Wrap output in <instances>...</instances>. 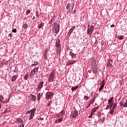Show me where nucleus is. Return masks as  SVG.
I'll return each mask as SVG.
<instances>
[{
    "label": "nucleus",
    "instance_id": "obj_55",
    "mask_svg": "<svg viewBox=\"0 0 127 127\" xmlns=\"http://www.w3.org/2000/svg\"><path fill=\"white\" fill-rule=\"evenodd\" d=\"M1 109V105L0 104V109Z\"/></svg>",
    "mask_w": 127,
    "mask_h": 127
},
{
    "label": "nucleus",
    "instance_id": "obj_43",
    "mask_svg": "<svg viewBox=\"0 0 127 127\" xmlns=\"http://www.w3.org/2000/svg\"><path fill=\"white\" fill-rule=\"evenodd\" d=\"M44 58L45 59H47V55H46V54H45L44 56Z\"/></svg>",
    "mask_w": 127,
    "mask_h": 127
},
{
    "label": "nucleus",
    "instance_id": "obj_17",
    "mask_svg": "<svg viewBox=\"0 0 127 127\" xmlns=\"http://www.w3.org/2000/svg\"><path fill=\"white\" fill-rule=\"evenodd\" d=\"M43 86V81H41L40 82V84L38 86V90H40L41 88Z\"/></svg>",
    "mask_w": 127,
    "mask_h": 127
},
{
    "label": "nucleus",
    "instance_id": "obj_53",
    "mask_svg": "<svg viewBox=\"0 0 127 127\" xmlns=\"http://www.w3.org/2000/svg\"><path fill=\"white\" fill-rule=\"evenodd\" d=\"M32 119H33V118H30H30H29V121H30Z\"/></svg>",
    "mask_w": 127,
    "mask_h": 127
},
{
    "label": "nucleus",
    "instance_id": "obj_61",
    "mask_svg": "<svg viewBox=\"0 0 127 127\" xmlns=\"http://www.w3.org/2000/svg\"><path fill=\"white\" fill-rule=\"evenodd\" d=\"M93 63H94V61H92Z\"/></svg>",
    "mask_w": 127,
    "mask_h": 127
},
{
    "label": "nucleus",
    "instance_id": "obj_28",
    "mask_svg": "<svg viewBox=\"0 0 127 127\" xmlns=\"http://www.w3.org/2000/svg\"><path fill=\"white\" fill-rule=\"evenodd\" d=\"M28 27V25H27V24L25 23L24 25H23V28L25 29V28H27V27Z\"/></svg>",
    "mask_w": 127,
    "mask_h": 127
},
{
    "label": "nucleus",
    "instance_id": "obj_48",
    "mask_svg": "<svg viewBox=\"0 0 127 127\" xmlns=\"http://www.w3.org/2000/svg\"><path fill=\"white\" fill-rule=\"evenodd\" d=\"M27 114H31V110L29 111L27 113Z\"/></svg>",
    "mask_w": 127,
    "mask_h": 127
},
{
    "label": "nucleus",
    "instance_id": "obj_15",
    "mask_svg": "<svg viewBox=\"0 0 127 127\" xmlns=\"http://www.w3.org/2000/svg\"><path fill=\"white\" fill-rule=\"evenodd\" d=\"M69 55L70 56H71V59H75V58L76 57V55L72 52H69Z\"/></svg>",
    "mask_w": 127,
    "mask_h": 127
},
{
    "label": "nucleus",
    "instance_id": "obj_60",
    "mask_svg": "<svg viewBox=\"0 0 127 127\" xmlns=\"http://www.w3.org/2000/svg\"><path fill=\"white\" fill-rule=\"evenodd\" d=\"M56 122L57 123V120L56 121Z\"/></svg>",
    "mask_w": 127,
    "mask_h": 127
},
{
    "label": "nucleus",
    "instance_id": "obj_41",
    "mask_svg": "<svg viewBox=\"0 0 127 127\" xmlns=\"http://www.w3.org/2000/svg\"><path fill=\"white\" fill-rule=\"evenodd\" d=\"M124 107V108H126L127 107V100L126 101V103L125 104Z\"/></svg>",
    "mask_w": 127,
    "mask_h": 127
},
{
    "label": "nucleus",
    "instance_id": "obj_18",
    "mask_svg": "<svg viewBox=\"0 0 127 127\" xmlns=\"http://www.w3.org/2000/svg\"><path fill=\"white\" fill-rule=\"evenodd\" d=\"M113 100H114V97H111L110 99V100L108 101V104H112V105H114V101H113Z\"/></svg>",
    "mask_w": 127,
    "mask_h": 127
},
{
    "label": "nucleus",
    "instance_id": "obj_23",
    "mask_svg": "<svg viewBox=\"0 0 127 127\" xmlns=\"http://www.w3.org/2000/svg\"><path fill=\"white\" fill-rule=\"evenodd\" d=\"M114 105V104H109L106 108V110H108L109 109H112V107H113V106Z\"/></svg>",
    "mask_w": 127,
    "mask_h": 127
},
{
    "label": "nucleus",
    "instance_id": "obj_44",
    "mask_svg": "<svg viewBox=\"0 0 127 127\" xmlns=\"http://www.w3.org/2000/svg\"><path fill=\"white\" fill-rule=\"evenodd\" d=\"M57 118H61V116H60V114H58L57 115Z\"/></svg>",
    "mask_w": 127,
    "mask_h": 127
},
{
    "label": "nucleus",
    "instance_id": "obj_49",
    "mask_svg": "<svg viewBox=\"0 0 127 127\" xmlns=\"http://www.w3.org/2000/svg\"><path fill=\"white\" fill-rule=\"evenodd\" d=\"M67 35H71V32H67Z\"/></svg>",
    "mask_w": 127,
    "mask_h": 127
},
{
    "label": "nucleus",
    "instance_id": "obj_22",
    "mask_svg": "<svg viewBox=\"0 0 127 127\" xmlns=\"http://www.w3.org/2000/svg\"><path fill=\"white\" fill-rule=\"evenodd\" d=\"M78 88H79L78 86H76L74 87H72L71 88V91H72V92H74V91H76V90H77V89H78Z\"/></svg>",
    "mask_w": 127,
    "mask_h": 127
},
{
    "label": "nucleus",
    "instance_id": "obj_47",
    "mask_svg": "<svg viewBox=\"0 0 127 127\" xmlns=\"http://www.w3.org/2000/svg\"><path fill=\"white\" fill-rule=\"evenodd\" d=\"M111 27H115V24H113L111 25Z\"/></svg>",
    "mask_w": 127,
    "mask_h": 127
},
{
    "label": "nucleus",
    "instance_id": "obj_36",
    "mask_svg": "<svg viewBox=\"0 0 127 127\" xmlns=\"http://www.w3.org/2000/svg\"><path fill=\"white\" fill-rule=\"evenodd\" d=\"M3 100V96L0 95V101H2Z\"/></svg>",
    "mask_w": 127,
    "mask_h": 127
},
{
    "label": "nucleus",
    "instance_id": "obj_16",
    "mask_svg": "<svg viewBox=\"0 0 127 127\" xmlns=\"http://www.w3.org/2000/svg\"><path fill=\"white\" fill-rule=\"evenodd\" d=\"M59 114L61 118H64V115H65V110H63Z\"/></svg>",
    "mask_w": 127,
    "mask_h": 127
},
{
    "label": "nucleus",
    "instance_id": "obj_27",
    "mask_svg": "<svg viewBox=\"0 0 127 127\" xmlns=\"http://www.w3.org/2000/svg\"><path fill=\"white\" fill-rule=\"evenodd\" d=\"M36 111V109L35 108L31 110V114H35V111Z\"/></svg>",
    "mask_w": 127,
    "mask_h": 127
},
{
    "label": "nucleus",
    "instance_id": "obj_62",
    "mask_svg": "<svg viewBox=\"0 0 127 127\" xmlns=\"http://www.w3.org/2000/svg\"><path fill=\"white\" fill-rule=\"evenodd\" d=\"M93 62H95V61H93Z\"/></svg>",
    "mask_w": 127,
    "mask_h": 127
},
{
    "label": "nucleus",
    "instance_id": "obj_7",
    "mask_svg": "<svg viewBox=\"0 0 127 127\" xmlns=\"http://www.w3.org/2000/svg\"><path fill=\"white\" fill-rule=\"evenodd\" d=\"M94 65H94H92L91 66V69L93 73H97V72H98V68L97 67V65H96L95 64Z\"/></svg>",
    "mask_w": 127,
    "mask_h": 127
},
{
    "label": "nucleus",
    "instance_id": "obj_31",
    "mask_svg": "<svg viewBox=\"0 0 127 127\" xmlns=\"http://www.w3.org/2000/svg\"><path fill=\"white\" fill-rule=\"evenodd\" d=\"M41 98V95L40 94V93H39L38 95H37V100H38L39 101V100H40Z\"/></svg>",
    "mask_w": 127,
    "mask_h": 127
},
{
    "label": "nucleus",
    "instance_id": "obj_5",
    "mask_svg": "<svg viewBox=\"0 0 127 127\" xmlns=\"http://www.w3.org/2000/svg\"><path fill=\"white\" fill-rule=\"evenodd\" d=\"M53 24L54 29L55 32H59V28H60V26L56 23H54Z\"/></svg>",
    "mask_w": 127,
    "mask_h": 127
},
{
    "label": "nucleus",
    "instance_id": "obj_54",
    "mask_svg": "<svg viewBox=\"0 0 127 127\" xmlns=\"http://www.w3.org/2000/svg\"><path fill=\"white\" fill-rule=\"evenodd\" d=\"M33 19H35V16H33Z\"/></svg>",
    "mask_w": 127,
    "mask_h": 127
},
{
    "label": "nucleus",
    "instance_id": "obj_2",
    "mask_svg": "<svg viewBox=\"0 0 127 127\" xmlns=\"http://www.w3.org/2000/svg\"><path fill=\"white\" fill-rule=\"evenodd\" d=\"M56 46L57 47V50L58 52L60 53V52H61V48L60 47V40H58L57 41L56 43Z\"/></svg>",
    "mask_w": 127,
    "mask_h": 127
},
{
    "label": "nucleus",
    "instance_id": "obj_3",
    "mask_svg": "<svg viewBox=\"0 0 127 127\" xmlns=\"http://www.w3.org/2000/svg\"><path fill=\"white\" fill-rule=\"evenodd\" d=\"M66 8L69 10V12H72L73 11V8H74V4H73V3H68L66 5Z\"/></svg>",
    "mask_w": 127,
    "mask_h": 127
},
{
    "label": "nucleus",
    "instance_id": "obj_11",
    "mask_svg": "<svg viewBox=\"0 0 127 127\" xmlns=\"http://www.w3.org/2000/svg\"><path fill=\"white\" fill-rule=\"evenodd\" d=\"M104 87H105V80H103L101 82L100 87L99 89V91H102Z\"/></svg>",
    "mask_w": 127,
    "mask_h": 127
},
{
    "label": "nucleus",
    "instance_id": "obj_9",
    "mask_svg": "<svg viewBox=\"0 0 127 127\" xmlns=\"http://www.w3.org/2000/svg\"><path fill=\"white\" fill-rule=\"evenodd\" d=\"M125 35H126L125 34H124L123 33H120L118 35V38H119L120 40L125 39Z\"/></svg>",
    "mask_w": 127,
    "mask_h": 127
},
{
    "label": "nucleus",
    "instance_id": "obj_14",
    "mask_svg": "<svg viewBox=\"0 0 127 127\" xmlns=\"http://www.w3.org/2000/svg\"><path fill=\"white\" fill-rule=\"evenodd\" d=\"M23 122V120L20 118L16 119L15 123L16 124H21Z\"/></svg>",
    "mask_w": 127,
    "mask_h": 127
},
{
    "label": "nucleus",
    "instance_id": "obj_34",
    "mask_svg": "<svg viewBox=\"0 0 127 127\" xmlns=\"http://www.w3.org/2000/svg\"><path fill=\"white\" fill-rule=\"evenodd\" d=\"M63 121V117H61L58 119V122H62Z\"/></svg>",
    "mask_w": 127,
    "mask_h": 127
},
{
    "label": "nucleus",
    "instance_id": "obj_51",
    "mask_svg": "<svg viewBox=\"0 0 127 127\" xmlns=\"http://www.w3.org/2000/svg\"><path fill=\"white\" fill-rule=\"evenodd\" d=\"M8 36H10V37H11V34H9L8 35Z\"/></svg>",
    "mask_w": 127,
    "mask_h": 127
},
{
    "label": "nucleus",
    "instance_id": "obj_19",
    "mask_svg": "<svg viewBox=\"0 0 127 127\" xmlns=\"http://www.w3.org/2000/svg\"><path fill=\"white\" fill-rule=\"evenodd\" d=\"M99 109V107H97L95 108H94L92 111H91V115H93L94 114H95V112H97V110Z\"/></svg>",
    "mask_w": 127,
    "mask_h": 127
},
{
    "label": "nucleus",
    "instance_id": "obj_1",
    "mask_svg": "<svg viewBox=\"0 0 127 127\" xmlns=\"http://www.w3.org/2000/svg\"><path fill=\"white\" fill-rule=\"evenodd\" d=\"M55 78V71L53 70L50 74L48 81L49 82H54V78Z\"/></svg>",
    "mask_w": 127,
    "mask_h": 127
},
{
    "label": "nucleus",
    "instance_id": "obj_35",
    "mask_svg": "<svg viewBox=\"0 0 127 127\" xmlns=\"http://www.w3.org/2000/svg\"><path fill=\"white\" fill-rule=\"evenodd\" d=\"M113 109H116V108H117V103H115L114 104H113Z\"/></svg>",
    "mask_w": 127,
    "mask_h": 127
},
{
    "label": "nucleus",
    "instance_id": "obj_37",
    "mask_svg": "<svg viewBox=\"0 0 127 127\" xmlns=\"http://www.w3.org/2000/svg\"><path fill=\"white\" fill-rule=\"evenodd\" d=\"M89 98V97L84 96V99L86 100V101L87 100H88Z\"/></svg>",
    "mask_w": 127,
    "mask_h": 127
},
{
    "label": "nucleus",
    "instance_id": "obj_25",
    "mask_svg": "<svg viewBox=\"0 0 127 127\" xmlns=\"http://www.w3.org/2000/svg\"><path fill=\"white\" fill-rule=\"evenodd\" d=\"M54 20H55V19H54V18H52L50 20V21L49 22V23L50 24H52L53 22H54Z\"/></svg>",
    "mask_w": 127,
    "mask_h": 127
},
{
    "label": "nucleus",
    "instance_id": "obj_12",
    "mask_svg": "<svg viewBox=\"0 0 127 127\" xmlns=\"http://www.w3.org/2000/svg\"><path fill=\"white\" fill-rule=\"evenodd\" d=\"M88 28L87 29V32L90 31V32H93V30H94V26H91L90 27V25H88Z\"/></svg>",
    "mask_w": 127,
    "mask_h": 127
},
{
    "label": "nucleus",
    "instance_id": "obj_50",
    "mask_svg": "<svg viewBox=\"0 0 127 127\" xmlns=\"http://www.w3.org/2000/svg\"><path fill=\"white\" fill-rule=\"evenodd\" d=\"M87 34H90V35H91L92 34V33H90V32H87Z\"/></svg>",
    "mask_w": 127,
    "mask_h": 127
},
{
    "label": "nucleus",
    "instance_id": "obj_32",
    "mask_svg": "<svg viewBox=\"0 0 127 127\" xmlns=\"http://www.w3.org/2000/svg\"><path fill=\"white\" fill-rule=\"evenodd\" d=\"M74 29H75V27H71L69 30V32H73V31H74Z\"/></svg>",
    "mask_w": 127,
    "mask_h": 127
},
{
    "label": "nucleus",
    "instance_id": "obj_42",
    "mask_svg": "<svg viewBox=\"0 0 127 127\" xmlns=\"http://www.w3.org/2000/svg\"><path fill=\"white\" fill-rule=\"evenodd\" d=\"M12 32H16V29H13L12 30Z\"/></svg>",
    "mask_w": 127,
    "mask_h": 127
},
{
    "label": "nucleus",
    "instance_id": "obj_59",
    "mask_svg": "<svg viewBox=\"0 0 127 127\" xmlns=\"http://www.w3.org/2000/svg\"><path fill=\"white\" fill-rule=\"evenodd\" d=\"M73 11H74V12H76V11H75V10H74Z\"/></svg>",
    "mask_w": 127,
    "mask_h": 127
},
{
    "label": "nucleus",
    "instance_id": "obj_58",
    "mask_svg": "<svg viewBox=\"0 0 127 127\" xmlns=\"http://www.w3.org/2000/svg\"><path fill=\"white\" fill-rule=\"evenodd\" d=\"M49 105H50V103L48 104V106H49Z\"/></svg>",
    "mask_w": 127,
    "mask_h": 127
},
{
    "label": "nucleus",
    "instance_id": "obj_45",
    "mask_svg": "<svg viewBox=\"0 0 127 127\" xmlns=\"http://www.w3.org/2000/svg\"><path fill=\"white\" fill-rule=\"evenodd\" d=\"M30 116H31V117H34V114H33V113H31Z\"/></svg>",
    "mask_w": 127,
    "mask_h": 127
},
{
    "label": "nucleus",
    "instance_id": "obj_13",
    "mask_svg": "<svg viewBox=\"0 0 127 127\" xmlns=\"http://www.w3.org/2000/svg\"><path fill=\"white\" fill-rule=\"evenodd\" d=\"M30 98L31 100V101H33L34 102H35V101L36 100V96L32 94L30 95Z\"/></svg>",
    "mask_w": 127,
    "mask_h": 127
},
{
    "label": "nucleus",
    "instance_id": "obj_26",
    "mask_svg": "<svg viewBox=\"0 0 127 127\" xmlns=\"http://www.w3.org/2000/svg\"><path fill=\"white\" fill-rule=\"evenodd\" d=\"M43 25H44V23L42 22V23H40L38 25L39 28H41V27H42L43 26Z\"/></svg>",
    "mask_w": 127,
    "mask_h": 127
},
{
    "label": "nucleus",
    "instance_id": "obj_10",
    "mask_svg": "<svg viewBox=\"0 0 127 127\" xmlns=\"http://www.w3.org/2000/svg\"><path fill=\"white\" fill-rule=\"evenodd\" d=\"M76 63V61L74 60H70L66 63V65L67 66H69L70 65H73V64H74V63Z\"/></svg>",
    "mask_w": 127,
    "mask_h": 127
},
{
    "label": "nucleus",
    "instance_id": "obj_4",
    "mask_svg": "<svg viewBox=\"0 0 127 127\" xmlns=\"http://www.w3.org/2000/svg\"><path fill=\"white\" fill-rule=\"evenodd\" d=\"M38 67L34 68L30 73V76H34V75H36V74H37V72H38Z\"/></svg>",
    "mask_w": 127,
    "mask_h": 127
},
{
    "label": "nucleus",
    "instance_id": "obj_6",
    "mask_svg": "<svg viewBox=\"0 0 127 127\" xmlns=\"http://www.w3.org/2000/svg\"><path fill=\"white\" fill-rule=\"evenodd\" d=\"M54 95V93L53 92H48L46 96V99H47V100H49V99H51L52 96H53Z\"/></svg>",
    "mask_w": 127,
    "mask_h": 127
},
{
    "label": "nucleus",
    "instance_id": "obj_20",
    "mask_svg": "<svg viewBox=\"0 0 127 127\" xmlns=\"http://www.w3.org/2000/svg\"><path fill=\"white\" fill-rule=\"evenodd\" d=\"M78 116V111L75 110L74 111L73 115L72 118H76Z\"/></svg>",
    "mask_w": 127,
    "mask_h": 127
},
{
    "label": "nucleus",
    "instance_id": "obj_39",
    "mask_svg": "<svg viewBox=\"0 0 127 127\" xmlns=\"http://www.w3.org/2000/svg\"><path fill=\"white\" fill-rule=\"evenodd\" d=\"M30 11H31L30 10H27V11L26 12V14H28V13H30Z\"/></svg>",
    "mask_w": 127,
    "mask_h": 127
},
{
    "label": "nucleus",
    "instance_id": "obj_57",
    "mask_svg": "<svg viewBox=\"0 0 127 127\" xmlns=\"http://www.w3.org/2000/svg\"><path fill=\"white\" fill-rule=\"evenodd\" d=\"M30 118H33V117H31V116H30Z\"/></svg>",
    "mask_w": 127,
    "mask_h": 127
},
{
    "label": "nucleus",
    "instance_id": "obj_24",
    "mask_svg": "<svg viewBox=\"0 0 127 127\" xmlns=\"http://www.w3.org/2000/svg\"><path fill=\"white\" fill-rule=\"evenodd\" d=\"M96 99V97H94V98H93L89 102L90 105H91V104H94V102H95V100Z\"/></svg>",
    "mask_w": 127,
    "mask_h": 127
},
{
    "label": "nucleus",
    "instance_id": "obj_40",
    "mask_svg": "<svg viewBox=\"0 0 127 127\" xmlns=\"http://www.w3.org/2000/svg\"><path fill=\"white\" fill-rule=\"evenodd\" d=\"M36 15L37 17H39V14L38 13V12H36Z\"/></svg>",
    "mask_w": 127,
    "mask_h": 127
},
{
    "label": "nucleus",
    "instance_id": "obj_46",
    "mask_svg": "<svg viewBox=\"0 0 127 127\" xmlns=\"http://www.w3.org/2000/svg\"><path fill=\"white\" fill-rule=\"evenodd\" d=\"M40 121H43V120H44V118L41 117V118H40Z\"/></svg>",
    "mask_w": 127,
    "mask_h": 127
},
{
    "label": "nucleus",
    "instance_id": "obj_33",
    "mask_svg": "<svg viewBox=\"0 0 127 127\" xmlns=\"http://www.w3.org/2000/svg\"><path fill=\"white\" fill-rule=\"evenodd\" d=\"M29 76V75L28 74L25 75L24 76V79L25 80H27V79H28V77Z\"/></svg>",
    "mask_w": 127,
    "mask_h": 127
},
{
    "label": "nucleus",
    "instance_id": "obj_52",
    "mask_svg": "<svg viewBox=\"0 0 127 127\" xmlns=\"http://www.w3.org/2000/svg\"><path fill=\"white\" fill-rule=\"evenodd\" d=\"M90 105H91V104H90V103H89V104L87 106V108H89V107L90 106Z\"/></svg>",
    "mask_w": 127,
    "mask_h": 127
},
{
    "label": "nucleus",
    "instance_id": "obj_56",
    "mask_svg": "<svg viewBox=\"0 0 127 127\" xmlns=\"http://www.w3.org/2000/svg\"><path fill=\"white\" fill-rule=\"evenodd\" d=\"M92 116H93V115H92V114H91V115H90V116H89V117H90V118H91Z\"/></svg>",
    "mask_w": 127,
    "mask_h": 127
},
{
    "label": "nucleus",
    "instance_id": "obj_21",
    "mask_svg": "<svg viewBox=\"0 0 127 127\" xmlns=\"http://www.w3.org/2000/svg\"><path fill=\"white\" fill-rule=\"evenodd\" d=\"M17 78V75H14L13 76H12L11 77V81H12V82H14V81L15 80H16Z\"/></svg>",
    "mask_w": 127,
    "mask_h": 127
},
{
    "label": "nucleus",
    "instance_id": "obj_29",
    "mask_svg": "<svg viewBox=\"0 0 127 127\" xmlns=\"http://www.w3.org/2000/svg\"><path fill=\"white\" fill-rule=\"evenodd\" d=\"M114 111H115V108H112L110 111V114L113 115L114 114Z\"/></svg>",
    "mask_w": 127,
    "mask_h": 127
},
{
    "label": "nucleus",
    "instance_id": "obj_8",
    "mask_svg": "<svg viewBox=\"0 0 127 127\" xmlns=\"http://www.w3.org/2000/svg\"><path fill=\"white\" fill-rule=\"evenodd\" d=\"M107 67H110L111 68L113 67V60L109 59L107 61Z\"/></svg>",
    "mask_w": 127,
    "mask_h": 127
},
{
    "label": "nucleus",
    "instance_id": "obj_30",
    "mask_svg": "<svg viewBox=\"0 0 127 127\" xmlns=\"http://www.w3.org/2000/svg\"><path fill=\"white\" fill-rule=\"evenodd\" d=\"M38 64V62L36 61L34 62V64L31 65V66H36Z\"/></svg>",
    "mask_w": 127,
    "mask_h": 127
},
{
    "label": "nucleus",
    "instance_id": "obj_38",
    "mask_svg": "<svg viewBox=\"0 0 127 127\" xmlns=\"http://www.w3.org/2000/svg\"><path fill=\"white\" fill-rule=\"evenodd\" d=\"M18 127H24V125H23V124H21L18 126Z\"/></svg>",
    "mask_w": 127,
    "mask_h": 127
}]
</instances>
